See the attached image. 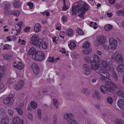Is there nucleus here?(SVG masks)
Wrapping results in <instances>:
<instances>
[{
	"label": "nucleus",
	"instance_id": "nucleus-1",
	"mask_svg": "<svg viewBox=\"0 0 124 124\" xmlns=\"http://www.w3.org/2000/svg\"><path fill=\"white\" fill-rule=\"evenodd\" d=\"M77 5L75 7L73 5L72 8L73 15H76L77 13L81 11L80 14L82 15L84 14L85 12L88 10L89 6L87 3L85 2L80 0L77 2Z\"/></svg>",
	"mask_w": 124,
	"mask_h": 124
},
{
	"label": "nucleus",
	"instance_id": "nucleus-2",
	"mask_svg": "<svg viewBox=\"0 0 124 124\" xmlns=\"http://www.w3.org/2000/svg\"><path fill=\"white\" fill-rule=\"evenodd\" d=\"M116 87L114 84H106V85H101L100 87L101 92L104 93H106L109 91L112 92Z\"/></svg>",
	"mask_w": 124,
	"mask_h": 124
},
{
	"label": "nucleus",
	"instance_id": "nucleus-3",
	"mask_svg": "<svg viewBox=\"0 0 124 124\" xmlns=\"http://www.w3.org/2000/svg\"><path fill=\"white\" fill-rule=\"evenodd\" d=\"M42 41V39H39L37 36L34 35L32 36L30 42L36 47H40Z\"/></svg>",
	"mask_w": 124,
	"mask_h": 124
},
{
	"label": "nucleus",
	"instance_id": "nucleus-4",
	"mask_svg": "<svg viewBox=\"0 0 124 124\" xmlns=\"http://www.w3.org/2000/svg\"><path fill=\"white\" fill-rule=\"evenodd\" d=\"M32 58L34 59L36 61H42L45 59V55L42 51H36V53H35L34 54L32 55Z\"/></svg>",
	"mask_w": 124,
	"mask_h": 124
},
{
	"label": "nucleus",
	"instance_id": "nucleus-5",
	"mask_svg": "<svg viewBox=\"0 0 124 124\" xmlns=\"http://www.w3.org/2000/svg\"><path fill=\"white\" fill-rule=\"evenodd\" d=\"M102 76L100 77V79L101 81L105 82L106 84H114L109 78L110 75L109 73H107L105 75Z\"/></svg>",
	"mask_w": 124,
	"mask_h": 124
},
{
	"label": "nucleus",
	"instance_id": "nucleus-6",
	"mask_svg": "<svg viewBox=\"0 0 124 124\" xmlns=\"http://www.w3.org/2000/svg\"><path fill=\"white\" fill-rule=\"evenodd\" d=\"M109 47H110L111 49L114 50L117 46V41L114 38H111L109 40Z\"/></svg>",
	"mask_w": 124,
	"mask_h": 124
},
{
	"label": "nucleus",
	"instance_id": "nucleus-7",
	"mask_svg": "<svg viewBox=\"0 0 124 124\" xmlns=\"http://www.w3.org/2000/svg\"><path fill=\"white\" fill-rule=\"evenodd\" d=\"M31 67L33 69V72L35 74L37 75L39 73V68L36 64L32 63L31 65Z\"/></svg>",
	"mask_w": 124,
	"mask_h": 124
},
{
	"label": "nucleus",
	"instance_id": "nucleus-8",
	"mask_svg": "<svg viewBox=\"0 0 124 124\" xmlns=\"http://www.w3.org/2000/svg\"><path fill=\"white\" fill-rule=\"evenodd\" d=\"M96 41L100 44H104L106 42V38L103 36H99L97 38Z\"/></svg>",
	"mask_w": 124,
	"mask_h": 124
},
{
	"label": "nucleus",
	"instance_id": "nucleus-9",
	"mask_svg": "<svg viewBox=\"0 0 124 124\" xmlns=\"http://www.w3.org/2000/svg\"><path fill=\"white\" fill-rule=\"evenodd\" d=\"M14 101L13 99H11L10 98L7 97L5 98L3 100L4 103L6 104H9L10 105H12Z\"/></svg>",
	"mask_w": 124,
	"mask_h": 124
},
{
	"label": "nucleus",
	"instance_id": "nucleus-10",
	"mask_svg": "<svg viewBox=\"0 0 124 124\" xmlns=\"http://www.w3.org/2000/svg\"><path fill=\"white\" fill-rule=\"evenodd\" d=\"M18 63L15 62L13 63V67L17 68L19 70H22L23 68L24 65L22 62H17Z\"/></svg>",
	"mask_w": 124,
	"mask_h": 124
},
{
	"label": "nucleus",
	"instance_id": "nucleus-11",
	"mask_svg": "<svg viewBox=\"0 0 124 124\" xmlns=\"http://www.w3.org/2000/svg\"><path fill=\"white\" fill-rule=\"evenodd\" d=\"M115 61L119 63H122L123 62V59L122 56L120 54H118L116 56Z\"/></svg>",
	"mask_w": 124,
	"mask_h": 124
},
{
	"label": "nucleus",
	"instance_id": "nucleus-12",
	"mask_svg": "<svg viewBox=\"0 0 124 124\" xmlns=\"http://www.w3.org/2000/svg\"><path fill=\"white\" fill-rule=\"evenodd\" d=\"M24 84V82L22 80L19 81L18 84L16 85L15 87V88L17 90L21 89L22 87L23 86Z\"/></svg>",
	"mask_w": 124,
	"mask_h": 124
},
{
	"label": "nucleus",
	"instance_id": "nucleus-13",
	"mask_svg": "<svg viewBox=\"0 0 124 124\" xmlns=\"http://www.w3.org/2000/svg\"><path fill=\"white\" fill-rule=\"evenodd\" d=\"M100 63L97 62H92L91 68L94 70H97L99 67Z\"/></svg>",
	"mask_w": 124,
	"mask_h": 124
},
{
	"label": "nucleus",
	"instance_id": "nucleus-14",
	"mask_svg": "<svg viewBox=\"0 0 124 124\" xmlns=\"http://www.w3.org/2000/svg\"><path fill=\"white\" fill-rule=\"evenodd\" d=\"M8 116H6L5 117H3L0 121L1 124H8L9 123Z\"/></svg>",
	"mask_w": 124,
	"mask_h": 124
},
{
	"label": "nucleus",
	"instance_id": "nucleus-15",
	"mask_svg": "<svg viewBox=\"0 0 124 124\" xmlns=\"http://www.w3.org/2000/svg\"><path fill=\"white\" fill-rule=\"evenodd\" d=\"M21 121V119L18 116L15 118L12 121L11 124H19Z\"/></svg>",
	"mask_w": 124,
	"mask_h": 124
},
{
	"label": "nucleus",
	"instance_id": "nucleus-16",
	"mask_svg": "<svg viewBox=\"0 0 124 124\" xmlns=\"http://www.w3.org/2000/svg\"><path fill=\"white\" fill-rule=\"evenodd\" d=\"M13 3L14 7L15 8H18L21 7V3L19 0H15Z\"/></svg>",
	"mask_w": 124,
	"mask_h": 124
},
{
	"label": "nucleus",
	"instance_id": "nucleus-17",
	"mask_svg": "<svg viewBox=\"0 0 124 124\" xmlns=\"http://www.w3.org/2000/svg\"><path fill=\"white\" fill-rule=\"evenodd\" d=\"M74 32L72 29H69L67 30L66 32V34L68 36L71 37L73 35Z\"/></svg>",
	"mask_w": 124,
	"mask_h": 124
},
{
	"label": "nucleus",
	"instance_id": "nucleus-18",
	"mask_svg": "<svg viewBox=\"0 0 124 124\" xmlns=\"http://www.w3.org/2000/svg\"><path fill=\"white\" fill-rule=\"evenodd\" d=\"M23 23L22 22H20L18 23V24H17V26H19V29H16V27H15V30H16L17 34H16V35H18L20 32L21 30V26L23 25Z\"/></svg>",
	"mask_w": 124,
	"mask_h": 124
},
{
	"label": "nucleus",
	"instance_id": "nucleus-19",
	"mask_svg": "<svg viewBox=\"0 0 124 124\" xmlns=\"http://www.w3.org/2000/svg\"><path fill=\"white\" fill-rule=\"evenodd\" d=\"M36 49L34 47H31L28 53V55L31 54L33 55L35 54V53H36Z\"/></svg>",
	"mask_w": 124,
	"mask_h": 124
},
{
	"label": "nucleus",
	"instance_id": "nucleus-20",
	"mask_svg": "<svg viewBox=\"0 0 124 124\" xmlns=\"http://www.w3.org/2000/svg\"><path fill=\"white\" fill-rule=\"evenodd\" d=\"M102 63V64H103L104 65L105 64H111L112 63V62L110 58L106 57V58L105 60L103 61Z\"/></svg>",
	"mask_w": 124,
	"mask_h": 124
},
{
	"label": "nucleus",
	"instance_id": "nucleus-21",
	"mask_svg": "<svg viewBox=\"0 0 124 124\" xmlns=\"http://www.w3.org/2000/svg\"><path fill=\"white\" fill-rule=\"evenodd\" d=\"M41 26L39 23H37L35 25L34 30L36 32H39L40 31L41 28Z\"/></svg>",
	"mask_w": 124,
	"mask_h": 124
},
{
	"label": "nucleus",
	"instance_id": "nucleus-22",
	"mask_svg": "<svg viewBox=\"0 0 124 124\" xmlns=\"http://www.w3.org/2000/svg\"><path fill=\"white\" fill-rule=\"evenodd\" d=\"M93 61H92V62H97L101 63V61L99 58V56L96 55H94L93 56Z\"/></svg>",
	"mask_w": 124,
	"mask_h": 124
},
{
	"label": "nucleus",
	"instance_id": "nucleus-23",
	"mask_svg": "<svg viewBox=\"0 0 124 124\" xmlns=\"http://www.w3.org/2000/svg\"><path fill=\"white\" fill-rule=\"evenodd\" d=\"M117 94L118 96L124 99V92L122 91L121 90H118L117 91Z\"/></svg>",
	"mask_w": 124,
	"mask_h": 124
},
{
	"label": "nucleus",
	"instance_id": "nucleus-24",
	"mask_svg": "<svg viewBox=\"0 0 124 124\" xmlns=\"http://www.w3.org/2000/svg\"><path fill=\"white\" fill-rule=\"evenodd\" d=\"M73 115L71 113H69L68 114H65L64 116L65 119L67 120L73 118Z\"/></svg>",
	"mask_w": 124,
	"mask_h": 124
},
{
	"label": "nucleus",
	"instance_id": "nucleus-25",
	"mask_svg": "<svg viewBox=\"0 0 124 124\" xmlns=\"http://www.w3.org/2000/svg\"><path fill=\"white\" fill-rule=\"evenodd\" d=\"M117 70L119 71L122 72L124 71V65H120L118 66Z\"/></svg>",
	"mask_w": 124,
	"mask_h": 124
},
{
	"label": "nucleus",
	"instance_id": "nucleus-26",
	"mask_svg": "<svg viewBox=\"0 0 124 124\" xmlns=\"http://www.w3.org/2000/svg\"><path fill=\"white\" fill-rule=\"evenodd\" d=\"M69 46L71 49H74L76 46V44L75 42H72L69 44Z\"/></svg>",
	"mask_w": 124,
	"mask_h": 124
},
{
	"label": "nucleus",
	"instance_id": "nucleus-27",
	"mask_svg": "<svg viewBox=\"0 0 124 124\" xmlns=\"http://www.w3.org/2000/svg\"><path fill=\"white\" fill-rule=\"evenodd\" d=\"M117 104L118 107H120L124 105V101L121 99L118 101Z\"/></svg>",
	"mask_w": 124,
	"mask_h": 124
},
{
	"label": "nucleus",
	"instance_id": "nucleus-28",
	"mask_svg": "<svg viewBox=\"0 0 124 124\" xmlns=\"http://www.w3.org/2000/svg\"><path fill=\"white\" fill-rule=\"evenodd\" d=\"M31 105L32 108L34 109L36 108L37 105L35 102L33 101L31 102Z\"/></svg>",
	"mask_w": 124,
	"mask_h": 124
},
{
	"label": "nucleus",
	"instance_id": "nucleus-29",
	"mask_svg": "<svg viewBox=\"0 0 124 124\" xmlns=\"http://www.w3.org/2000/svg\"><path fill=\"white\" fill-rule=\"evenodd\" d=\"M102 66L103 68L107 71H109L110 70V67L108 65V64H105V65H104L103 64H102Z\"/></svg>",
	"mask_w": 124,
	"mask_h": 124
},
{
	"label": "nucleus",
	"instance_id": "nucleus-30",
	"mask_svg": "<svg viewBox=\"0 0 124 124\" xmlns=\"http://www.w3.org/2000/svg\"><path fill=\"white\" fill-rule=\"evenodd\" d=\"M41 43V46L42 48L44 49H46L48 46L47 43L45 42H43Z\"/></svg>",
	"mask_w": 124,
	"mask_h": 124
},
{
	"label": "nucleus",
	"instance_id": "nucleus-31",
	"mask_svg": "<svg viewBox=\"0 0 124 124\" xmlns=\"http://www.w3.org/2000/svg\"><path fill=\"white\" fill-rule=\"evenodd\" d=\"M20 13L17 10H14L11 12V15H13L14 16H18L19 15Z\"/></svg>",
	"mask_w": 124,
	"mask_h": 124
},
{
	"label": "nucleus",
	"instance_id": "nucleus-32",
	"mask_svg": "<svg viewBox=\"0 0 124 124\" xmlns=\"http://www.w3.org/2000/svg\"><path fill=\"white\" fill-rule=\"evenodd\" d=\"M107 73H108L105 71L104 70L102 69L100 70L99 72V74L101 76H104V75H106Z\"/></svg>",
	"mask_w": 124,
	"mask_h": 124
},
{
	"label": "nucleus",
	"instance_id": "nucleus-33",
	"mask_svg": "<svg viewBox=\"0 0 124 124\" xmlns=\"http://www.w3.org/2000/svg\"><path fill=\"white\" fill-rule=\"evenodd\" d=\"M67 123L68 124H78L77 121L73 119L70 120Z\"/></svg>",
	"mask_w": 124,
	"mask_h": 124
},
{
	"label": "nucleus",
	"instance_id": "nucleus-34",
	"mask_svg": "<svg viewBox=\"0 0 124 124\" xmlns=\"http://www.w3.org/2000/svg\"><path fill=\"white\" fill-rule=\"evenodd\" d=\"M112 26L109 24L106 25L104 27V29L107 31H108L112 29Z\"/></svg>",
	"mask_w": 124,
	"mask_h": 124
},
{
	"label": "nucleus",
	"instance_id": "nucleus-35",
	"mask_svg": "<svg viewBox=\"0 0 124 124\" xmlns=\"http://www.w3.org/2000/svg\"><path fill=\"white\" fill-rule=\"evenodd\" d=\"M90 46V44L89 42L88 41L86 42L85 43H84L83 46V48H88Z\"/></svg>",
	"mask_w": 124,
	"mask_h": 124
},
{
	"label": "nucleus",
	"instance_id": "nucleus-36",
	"mask_svg": "<svg viewBox=\"0 0 124 124\" xmlns=\"http://www.w3.org/2000/svg\"><path fill=\"white\" fill-rule=\"evenodd\" d=\"M76 31L80 35H83L84 33V32L80 28H78L76 30Z\"/></svg>",
	"mask_w": 124,
	"mask_h": 124
},
{
	"label": "nucleus",
	"instance_id": "nucleus-37",
	"mask_svg": "<svg viewBox=\"0 0 124 124\" xmlns=\"http://www.w3.org/2000/svg\"><path fill=\"white\" fill-rule=\"evenodd\" d=\"M63 6L62 7V9L64 11L67 10L68 9V8L66 6L65 3V0H63Z\"/></svg>",
	"mask_w": 124,
	"mask_h": 124
},
{
	"label": "nucleus",
	"instance_id": "nucleus-38",
	"mask_svg": "<svg viewBox=\"0 0 124 124\" xmlns=\"http://www.w3.org/2000/svg\"><path fill=\"white\" fill-rule=\"evenodd\" d=\"M96 96L97 99L99 100L101 99L100 95L99 93L97 91H96L94 92Z\"/></svg>",
	"mask_w": 124,
	"mask_h": 124
},
{
	"label": "nucleus",
	"instance_id": "nucleus-39",
	"mask_svg": "<svg viewBox=\"0 0 124 124\" xmlns=\"http://www.w3.org/2000/svg\"><path fill=\"white\" fill-rule=\"evenodd\" d=\"M107 101L108 103L111 105L113 101V98L111 97H108L107 99Z\"/></svg>",
	"mask_w": 124,
	"mask_h": 124
},
{
	"label": "nucleus",
	"instance_id": "nucleus-40",
	"mask_svg": "<svg viewBox=\"0 0 124 124\" xmlns=\"http://www.w3.org/2000/svg\"><path fill=\"white\" fill-rule=\"evenodd\" d=\"M53 103L55 106L56 108H57V106L58 105V102L56 99H54L53 101Z\"/></svg>",
	"mask_w": 124,
	"mask_h": 124
},
{
	"label": "nucleus",
	"instance_id": "nucleus-41",
	"mask_svg": "<svg viewBox=\"0 0 124 124\" xmlns=\"http://www.w3.org/2000/svg\"><path fill=\"white\" fill-rule=\"evenodd\" d=\"M57 115L56 114H55L54 116V120L53 121V124H57Z\"/></svg>",
	"mask_w": 124,
	"mask_h": 124
},
{
	"label": "nucleus",
	"instance_id": "nucleus-42",
	"mask_svg": "<svg viewBox=\"0 0 124 124\" xmlns=\"http://www.w3.org/2000/svg\"><path fill=\"white\" fill-rule=\"evenodd\" d=\"M16 110L19 115H21L22 114V111L21 108H16Z\"/></svg>",
	"mask_w": 124,
	"mask_h": 124
},
{
	"label": "nucleus",
	"instance_id": "nucleus-43",
	"mask_svg": "<svg viewBox=\"0 0 124 124\" xmlns=\"http://www.w3.org/2000/svg\"><path fill=\"white\" fill-rule=\"evenodd\" d=\"M116 14L118 15H124V12L122 10H119L117 11Z\"/></svg>",
	"mask_w": 124,
	"mask_h": 124
},
{
	"label": "nucleus",
	"instance_id": "nucleus-44",
	"mask_svg": "<svg viewBox=\"0 0 124 124\" xmlns=\"http://www.w3.org/2000/svg\"><path fill=\"white\" fill-rule=\"evenodd\" d=\"M116 124H124V123L122 120L118 119L116 120Z\"/></svg>",
	"mask_w": 124,
	"mask_h": 124
},
{
	"label": "nucleus",
	"instance_id": "nucleus-45",
	"mask_svg": "<svg viewBox=\"0 0 124 124\" xmlns=\"http://www.w3.org/2000/svg\"><path fill=\"white\" fill-rule=\"evenodd\" d=\"M4 13L5 15L7 16L9 14L11 15V12L9 10L6 9L4 11Z\"/></svg>",
	"mask_w": 124,
	"mask_h": 124
},
{
	"label": "nucleus",
	"instance_id": "nucleus-46",
	"mask_svg": "<svg viewBox=\"0 0 124 124\" xmlns=\"http://www.w3.org/2000/svg\"><path fill=\"white\" fill-rule=\"evenodd\" d=\"M91 69H85V74L86 75H88L90 74Z\"/></svg>",
	"mask_w": 124,
	"mask_h": 124
},
{
	"label": "nucleus",
	"instance_id": "nucleus-47",
	"mask_svg": "<svg viewBox=\"0 0 124 124\" xmlns=\"http://www.w3.org/2000/svg\"><path fill=\"white\" fill-rule=\"evenodd\" d=\"M85 60L86 62L89 63H92V61H91V58L90 57H87L85 59Z\"/></svg>",
	"mask_w": 124,
	"mask_h": 124
},
{
	"label": "nucleus",
	"instance_id": "nucleus-48",
	"mask_svg": "<svg viewBox=\"0 0 124 124\" xmlns=\"http://www.w3.org/2000/svg\"><path fill=\"white\" fill-rule=\"evenodd\" d=\"M10 48V47L9 45L8 44H5L3 47V50H8Z\"/></svg>",
	"mask_w": 124,
	"mask_h": 124
},
{
	"label": "nucleus",
	"instance_id": "nucleus-49",
	"mask_svg": "<svg viewBox=\"0 0 124 124\" xmlns=\"http://www.w3.org/2000/svg\"><path fill=\"white\" fill-rule=\"evenodd\" d=\"M8 112L9 115L10 116L12 117V116L13 115V112L12 110H8Z\"/></svg>",
	"mask_w": 124,
	"mask_h": 124
},
{
	"label": "nucleus",
	"instance_id": "nucleus-50",
	"mask_svg": "<svg viewBox=\"0 0 124 124\" xmlns=\"http://www.w3.org/2000/svg\"><path fill=\"white\" fill-rule=\"evenodd\" d=\"M83 67L84 68L85 70V69H91L90 66L87 64H84L83 65Z\"/></svg>",
	"mask_w": 124,
	"mask_h": 124
},
{
	"label": "nucleus",
	"instance_id": "nucleus-51",
	"mask_svg": "<svg viewBox=\"0 0 124 124\" xmlns=\"http://www.w3.org/2000/svg\"><path fill=\"white\" fill-rule=\"evenodd\" d=\"M38 118L40 119L41 118V110L40 109H39L38 110Z\"/></svg>",
	"mask_w": 124,
	"mask_h": 124
},
{
	"label": "nucleus",
	"instance_id": "nucleus-52",
	"mask_svg": "<svg viewBox=\"0 0 124 124\" xmlns=\"http://www.w3.org/2000/svg\"><path fill=\"white\" fill-rule=\"evenodd\" d=\"M4 58L6 59H9L11 57V56L9 55L8 54H6L5 55L3 56Z\"/></svg>",
	"mask_w": 124,
	"mask_h": 124
},
{
	"label": "nucleus",
	"instance_id": "nucleus-53",
	"mask_svg": "<svg viewBox=\"0 0 124 124\" xmlns=\"http://www.w3.org/2000/svg\"><path fill=\"white\" fill-rule=\"evenodd\" d=\"M112 75L115 80H117L118 77L116 73L114 72L112 74Z\"/></svg>",
	"mask_w": 124,
	"mask_h": 124
},
{
	"label": "nucleus",
	"instance_id": "nucleus-54",
	"mask_svg": "<svg viewBox=\"0 0 124 124\" xmlns=\"http://www.w3.org/2000/svg\"><path fill=\"white\" fill-rule=\"evenodd\" d=\"M27 5L29 6L30 9H32L33 8V5L32 3L28 2V3Z\"/></svg>",
	"mask_w": 124,
	"mask_h": 124
},
{
	"label": "nucleus",
	"instance_id": "nucleus-55",
	"mask_svg": "<svg viewBox=\"0 0 124 124\" xmlns=\"http://www.w3.org/2000/svg\"><path fill=\"white\" fill-rule=\"evenodd\" d=\"M91 51H88V50H86L84 51H83V53L84 54H88L89 53H91Z\"/></svg>",
	"mask_w": 124,
	"mask_h": 124
},
{
	"label": "nucleus",
	"instance_id": "nucleus-56",
	"mask_svg": "<svg viewBox=\"0 0 124 124\" xmlns=\"http://www.w3.org/2000/svg\"><path fill=\"white\" fill-rule=\"evenodd\" d=\"M30 28L29 27H25L24 29V31L27 32L29 31V29Z\"/></svg>",
	"mask_w": 124,
	"mask_h": 124
},
{
	"label": "nucleus",
	"instance_id": "nucleus-57",
	"mask_svg": "<svg viewBox=\"0 0 124 124\" xmlns=\"http://www.w3.org/2000/svg\"><path fill=\"white\" fill-rule=\"evenodd\" d=\"M88 89L86 88H85L83 89L82 91V93L83 94H86V92L88 90Z\"/></svg>",
	"mask_w": 124,
	"mask_h": 124
},
{
	"label": "nucleus",
	"instance_id": "nucleus-58",
	"mask_svg": "<svg viewBox=\"0 0 124 124\" xmlns=\"http://www.w3.org/2000/svg\"><path fill=\"white\" fill-rule=\"evenodd\" d=\"M62 21L64 23L67 21V18L66 16H63L62 17Z\"/></svg>",
	"mask_w": 124,
	"mask_h": 124
},
{
	"label": "nucleus",
	"instance_id": "nucleus-59",
	"mask_svg": "<svg viewBox=\"0 0 124 124\" xmlns=\"http://www.w3.org/2000/svg\"><path fill=\"white\" fill-rule=\"evenodd\" d=\"M10 5L9 4H7L5 5V9H9L10 8Z\"/></svg>",
	"mask_w": 124,
	"mask_h": 124
},
{
	"label": "nucleus",
	"instance_id": "nucleus-60",
	"mask_svg": "<svg viewBox=\"0 0 124 124\" xmlns=\"http://www.w3.org/2000/svg\"><path fill=\"white\" fill-rule=\"evenodd\" d=\"M14 94L12 93H11L8 96V97L9 98L11 99H13V98L14 97Z\"/></svg>",
	"mask_w": 124,
	"mask_h": 124
},
{
	"label": "nucleus",
	"instance_id": "nucleus-61",
	"mask_svg": "<svg viewBox=\"0 0 124 124\" xmlns=\"http://www.w3.org/2000/svg\"><path fill=\"white\" fill-rule=\"evenodd\" d=\"M14 81L15 80L13 78H11L9 80L8 82L9 84H11L14 82Z\"/></svg>",
	"mask_w": 124,
	"mask_h": 124
},
{
	"label": "nucleus",
	"instance_id": "nucleus-62",
	"mask_svg": "<svg viewBox=\"0 0 124 124\" xmlns=\"http://www.w3.org/2000/svg\"><path fill=\"white\" fill-rule=\"evenodd\" d=\"M48 61L50 62H53L54 60L53 58L49 57V59L48 60Z\"/></svg>",
	"mask_w": 124,
	"mask_h": 124
},
{
	"label": "nucleus",
	"instance_id": "nucleus-63",
	"mask_svg": "<svg viewBox=\"0 0 124 124\" xmlns=\"http://www.w3.org/2000/svg\"><path fill=\"white\" fill-rule=\"evenodd\" d=\"M48 92V91L47 89H45L43 91V94H46Z\"/></svg>",
	"mask_w": 124,
	"mask_h": 124
},
{
	"label": "nucleus",
	"instance_id": "nucleus-64",
	"mask_svg": "<svg viewBox=\"0 0 124 124\" xmlns=\"http://www.w3.org/2000/svg\"><path fill=\"white\" fill-rule=\"evenodd\" d=\"M97 25L96 23H93V22H92L90 23V26L91 27L93 26V25Z\"/></svg>",
	"mask_w": 124,
	"mask_h": 124
}]
</instances>
